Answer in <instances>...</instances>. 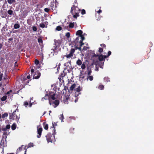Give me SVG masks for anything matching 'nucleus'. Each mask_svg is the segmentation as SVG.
Wrapping results in <instances>:
<instances>
[{"label":"nucleus","mask_w":154,"mask_h":154,"mask_svg":"<svg viewBox=\"0 0 154 154\" xmlns=\"http://www.w3.org/2000/svg\"><path fill=\"white\" fill-rule=\"evenodd\" d=\"M81 10L77 6L74 5L71 7L70 13L73 16V17L76 19L79 16V13Z\"/></svg>","instance_id":"obj_1"},{"label":"nucleus","mask_w":154,"mask_h":154,"mask_svg":"<svg viewBox=\"0 0 154 154\" xmlns=\"http://www.w3.org/2000/svg\"><path fill=\"white\" fill-rule=\"evenodd\" d=\"M92 54L91 55V59L93 61L94 63H96L99 60L100 61H104V57L103 55L101 54L100 55L95 54L94 53H92Z\"/></svg>","instance_id":"obj_2"},{"label":"nucleus","mask_w":154,"mask_h":154,"mask_svg":"<svg viewBox=\"0 0 154 154\" xmlns=\"http://www.w3.org/2000/svg\"><path fill=\"white\" fill-rule=\"evenodd\" d=\"M78 47L75 45L74 46V48H72L70 50L69 54H66V55H65L64 56L67 58L71 57L73 56V54L75 53V50L78 49Z\"/></svg>","instance_id":"obj_3"},{"label":"nucleus","mask_w":154,"mask_h":154,"mask_svg":"<svg viewBox=\"0 0 154 154\" xmlns=\"http://www.w3.org/2000/svg\"><path fill=\"white\" fill-rule=\"evenodd\" d=\"M16 110L13 112L11 114H10L9 116V118L12 120H15L17 121L19 120L20 117L16 113Z\"/></svg>","instance_id":"obj_4"},{"label":"nucleus","mask_w":154,"mask_h":154,"mask_svg":"<svg viewBox=\"0 0 154 154\" xmlns=\"http://www.w3.org/2000/svg\"><path fill=\"white\" fill-rule=\"evenodd\" d=\"M51 134L50 133H48L46 135V138L47 140L48 143H49L50 142L52 143V140L51 138Z\"/></svg>","instance_id":"obj_5"},{"label":"nucleus","mask_w":154,"mask_h":154,"mask_svg":"<svg viewBox=\"0 0 154 154\" xmlns=\"http://www.w3.org/2000/svg\"><path fill=\"white\" fill-rule=\"evenodd\" d=\"M40 76L41 73L38 71H37L35 72V74L33 77V79H38Z\"/></svg>","instance_id":"obj_6"},{"label":"nucleus","mask_w":154,"mask_h":154,"mask_svg":"<svg viewBox=\"0 0 154 154\" xmlns=\"http://www.w3.org/2000/svg\"><path fill=\"white\" fill-rule=\"evenodd\" d=\"M54 45H55V46L54 47H56V48H57L58 47H59L60 45L61 44V41L60 40H54Z\"/></svg>","instance_id":"obj_7"},{"label":"nucleus","mask_w":154,"mask_h":154,"mask_svg":"<svg viewBox=\"0 0 154 154\" xmlns=\"http://www.w3.org/2000/svg\"><path fill=\"white\" fill-rule=\"evenodd\" d=\"M54 47V48L51 49V50L53 51V52H51V53H53V56H54V54L57 55L58 54V51L60 50L59 49H58V48H56V47Z\"/></svg>","instance_id":"obj_8"},{"label":"nucleus","mask_w":154,"mask_h":154,"mask_svg":"<svg viewBox=\"0 0 154 154\" xmlns=\"http://www.w3.org/2000/svg\"><path fill=\"white\" fill-rule=\"evenodd\" d=\"M42 131V128H37V133L38 135H37V137L38 138H40L41 137Z\"/></svg>","instance_id":"obj_9"},{"label":"nucleus","mask_w":154,"mask_h":154,"mask_svg":"<svg viewBox=\"0 0 154 154\" xmlns=\"http://www.w3.org/2000/svg\"><path fill=\"white\" fill-rule=\"evenodd\" d=\"M82 90V87H81L80 86H79L77 88L75 89V90L76 92H78V94L77 95V96L79 95V94H80L81 93H79L80 91Z\"/></svg>","instance_id":"obj_10"},{"label":"nucleus","mask_w":154,"mask_h":154,"mask_svg":"<svg viewBox=\"0 0 154 154\" xmlns=\"http://www.w3.org/2000/svg\"><path fill=\"white\" fill-rule=\"evenodd\" d=\"M9 77L8 76L7 72V70H5L4 72V77L3 78L4 80H8Z\"/></svg>","instance_id":"obj_11"},{"label":"nucleus","mask_w":154,"mask_h":154,"mask_svg":"<svg viewBox=\"0 0 154 154\" xmlns=\"http://www.w3.org/2000/svg\"><path fill=\"white\" fill-rule=\"evenodd\" d=\"M57 125V124L55 122H54V123H52V127H51V128H54L53 131H54V133H53L52 135H55V126Z\"/></svg>","instance_id":"obj_12"},{"label":"nucleus","mask_w":154,"mask_h":154,"mask_svg":"<svg viewBox=\"0 0 154 154\" xmlns=\"http://www.w3.org/2000/svg\"><path fill=\"white\" fill-rule=\"evenodd\" d=\"M23 82L25 85H28L29 82V80H28L26 78H23Z\"/></svg>","instance_id":"obj_13"},{"label":"nucleus","mask_w":154,"mask_h":154,"mask_svg":"<svg viewBox=\"0 0 154 154\" xmlns=\"http://www.w3.org/2000/svg\"><path fill=\"white\" fill-rule=\"evenodd\" d=\"M43 125L44 128L46 130H47L48 129V125L46 123V122H43Z\"/></svg>","instance_id":"obj_14"},{"label":"nucleus","mask_w":154,"mask_h":154,"mask_svg":"<svg viewBox=\"0 0 154 154\" xmlns=\"http://www.w3.org/2000/svg\"><path fill=\"white\" fill-rule=\"evenodd\" d=\"M83 33V32L81 30H79L77 31L76 33V35H78L79 36L82 35V34Z\"/></svg>","instance_id":"obj_15"},{"label":"nucleus","mask_w":154,"mask_h":154,"mask_svg":"<svg viewBox=\"0 0 154 154\" xmlns=\"http://www.w3.org/2000/svg\"><path fill=\"white\" fill-rule=\"evenodd\" d=\"M69 64H70V66H71V60H69L68 62L65 63L64 64V66H66V67L67 68V67L69 66Z\"/></svg>","instance_id":"obj_16"},{"label":"nucleus","mask_w":154,"mask_h":154,"mask_svg":"<svg viewBox=\"0 0 154 154\" xmlns=\"http://www.w3.org/2000/svg\"><path fill=\"white\" fill-rule=\"evenodd\" d=\"M8 3L9 4H14V3L16 2L15 0H7Z\"/></svg>","instance_id":"obj_17"},{"label":"nucleus","mask_w":154,"mask_h":154,"mask_svg":"<svg viewBox=\"0 0 154 154\" xmlns=\"http://www.w3.org/2000/svg\"><path fill=\"white\" fill-rule=\"evenodd\" d=\"M76 86L75 84L72 85L69 88V90L71 91H73Z\"/></svg>","instance_id":"obj_18"},{"label":"nucleus","mask_w":154,"mask_h":154,"mask_svg":"<svg viewBox=\"0 0 154 154\" xmlns=\"http://www.w3.org/2000/svg\"><path fill=\"white\" fill-rule=\"evenodd\" d=\"M1 16L3 18H5L7 17V14L6 12H5V13H2V11L1 10Z\"/></svg>","instance_id":"obj_19"},{"label":"nucleus","mask_w":154,"mask_h":154,"mask_svg":"<svg viewBox=\"0 0 154 154\" xmlns=\"http://www.w3.org/2000/svg\"><path fill=\"white\" fill-rule=\"evenodd\" d=\"M104 81L105 82H110L109 79L108 77H105L104 78Z\"/></svg>","instance_id":"obj_20"},{"label":"nucleus","mask_w":154,"mask_h":154,"mask_svg":"<svg viewBox=\"0 0 154 154\" xmlns=\"http://www.w3.org/2000/svg\"><path fill=\"white\" fill-rule=\"evenodd\" d=\"M59 103L60 102L59 100H55V101L53 103L55 104V105L56 106V107L59 105Z\"/></svg>","instance_id":"obj_21"},{"label":"nucleus","mask_w":154,"mask_h":154,"mask_svg":"<svg viewBox=\"0 0 154 154\" xmlns=\"http://www.w3.org/2000/svg\"><path fill=\"white\" fill-rule=\"evenodd\" d=\"M76 64L78 66H80L82 64V62L80 59H78L76 61Z\"/></svg>","instance_id":"obj_22"},{"label":"nucleus","mask_w":154,"mask_h":154,"mask_svg":"<svg viewBox=\"0 0 154 154\" xmlns=\"http://www.w3.org/2000/svg\"><path fill=\"white\" fill-rule=\"evenodd\" d=\"M7 96L5 95L2 97L1 99V100L2 101H5L7 98Z\"/></svg>","instance_id":"obj_23"},{"label":"nucleus","mask_w":154,"mask_h":154,"mask_svg":"<svg viewBox=\"0 0 154 154\" xmlns=\"http://www.w3.org/2000/svg\"><path fill=\"white\" fill-rule=\"evenodd\" d=\"M74 23H69V26H67V28L69 26V28H73L74 27Z\"/></svg>","instance_id":"obj_24"},{"label":"nucleus","mask_w":154,"mask_h":154,"mask_svg":"<svg viewBox=\"0 0 154 154\" xmlns=\"http://www.w3.org/2000/svg\"><path fill=\"white\" fill-rule=\"evenodd\" d=\"M20 25L18 23H15L14 25V28L15 29H18L20 28Z\"/></svg>","instance_id":"obj_25"},{"label":"nucleus","mask_w":154,"mask_h":154,"mask_svg":"<svg viewBox=\"0 0 154 154\" xmlns=\"http://www.w3.org/2000/svg\"><path fill=\"white\" fill-rule=\"evenodd\" d=\"M11 129L14 130H15L16 128V125L15 123H13L11 125Z\"/></svg>","instance_id":"obj_26"},{"label":"nucleus","mask_w":154,"mask_h":154,"mask_svg":"<svg viewBox=\"0 0 154 154\" xmlns=\"http://www.w3.org/2000/svg\"><path fill=\"white\" fill-rule=\"evenodd\" d=\"M12 92V91L11 90H10L8 91L6 93H5V94L6 95H7V96L8 97V98H9V97L10 96V94Z\"/></svg>","instance_id":"obj_27"},{"label":"nucleus","mask_w":154,"mask_h":154,"mask_svg":"<svg viewBox=\"0 0 154 154\" xmlns=\"http://www.w3.org/2000/svg\"><path fill=\"white\" fill-rule=\"evenodd\" d=\"M23 146V145H22L21 146L19 147L17 149V152H16V153L17 154V153H18V152H20V151H21L22 150V149H23V148H22V146Z\"/></svg>","instance_id":"obj_28"},{"label":"nucleus","mask_w":154,"mask_h":154,"mask_svg":"<svg viewBox=\"0 0 154 154\" xmlns=\"http://www.w3.org/2000/svg\"><path fill=\"white\" fill-rule=\"evenodd\" d=\"M8 116V114L7 113H4V114H2V117L4 119L5 117H7Z\"/></svg>","instance_id":"obj_29"},{"label":"nucleus","mask_w":154,"mask_h":154,"mask_svg":"<svg viewBox=\"0 0 154 154\" xmlns=\"http://www.w3.org/2000/svg\"><path fill=\"white\" fill-rule=\"evenodd\" d=\"M55 94L54 93L53 95L51 96L49 98L53 100H55L56 99V98L55 97Z\"/></svg>","instance_id":"obj_30"},{"label":"nucleus","mask_w":154,"mask_h":154,"mask_svg":"<svg viewBox=\"0 0 154 154\" xmlns=\"http://www.w3.org/2000/svg\"><path fill=\"white\" fill-rule=\"evenodd\" d=\"M59 119H60L61 120V122H63V120L64 119V117L63 115V114H61L60 115V117H59Z\"/></svg>","instance_id":"obj_31"},{"label":"nucleus","mask_w":154,"mask_h":154,"mask_svg":"<svg viewBox=\"0 0 154 154\" xmlns=\"http://www.w3.org/2000/svg\"><path fill=\"white\" fill-rule=\"evenodd\" d=\"M7 12L9 14L11 15L13 14V11L12 10H10L8 11Z\"/></svg>","instance_id":"obj_32"},{"label":"nucleus","mask_w":154,"mask_h":154,"mask_svg":"<svg viewBox=\"0 0 154 154\" xmlns=\"http://www.w3.org/2000/svg\"><path fill=\"white\" fill-rule=\"evenodd\" d=\"M87 79H89L90 81H91L93 79V77L92 76L88 75L87 77Z\"/></svg>","instance_id":"obj_33"},{"label":"nucleus","mask_w":154,"mask_h":154,"mask_svg":"<svg viewBox=\"0 0 154 154\" xmlns=\"http://www.w3.org/2000/svg\"><path fill=\"white\" fill-rule=\"evenodd\" d=\"M98 88L101 90H102L104 88V86L102 85H99L98 87Z\"/></svg>","instance_id":"obj_34"},{"label":"nucleus","mask_w":154,"mask_h":154,"mask_svg":"<svg viewBox=\"0 0 154 154\" xmlns=\"http://www.w3.org/2000/svg\"><path fill=\"white\" fill-rule=\"evenodd\" d=\"M38 41L39 43H42L43 41L41 38H38Z\"/></svg>","instance_id":"obj_35"},{"label":"nucleus","mask_w":154,"mask_h":154,"mask_svg":"<svg viewBox=\"0 0 154 154\" xmlns=\"http://www.w3.org/2000/svg\"><path fill=\"white\" fill-rule=\"evenodd\" d=\"M61 29L62 27L60 26H57L56 28V30L58 31L61 30Z\"/></svg>","instance_id":"obj_36"},{"label":"nucleus","mask_w":154,"mask_h":154,"mask_svg":"<svg viewBox=\"0 0 154 154\" xmlns=\"http://www.w3.org/2000/svg\"><path fill=\"white\" fill-rule=\"evenodd\" d=\"M42 28H44L45 27V25L43 23H42L40 24L39 25Z\"/></svg>","instance_id":"obj_37"},{"label":"nucleus","mask_w":154,"mask_h":154,"mask_svg":"<svg viewBox=\"0 0 154 154\" xmlns=\"http://www.w3.org/2000/svg\"><path fill=\"white\" fill-rule=\"evenodd\" d=\"M81 11V13L82 15L85 14L86 13V11L85 10L82 9Z\"/></svg>","instance_id":"obj_38"},{"label":"nucleus","mask_w":154,"mask_h":154,"mask_svg":"<svg viewBox=\"0 0 154 154\" xmlns=\"http://www.w3.org/2000/svg\"><path fill=\"white\" fill-rule=\"evenodd\" d=\"M82 66H81V67L82 69H85V64H84V63H83L82 64Z\"/></svg>","instance_id":"obj_39"},{"label":"nucleus","mask_w":154,"mask_h":154,"mask_svg":"<svg viewBox=\"0 0 154 154\" xmlns=\"http://www.w3.org/2000/svg\"><path fill=\"white\" fill-rule=\"evenodd\" d=\"M32 29L34 32H36L37 30V28L36 26H33L32 27Z\"/></svg>","instance_id":"obj_40"},{"label":"nucleus","mask_w":154,"mask_h":154,"mask_svg":"<svg viewBox=\"0 0 154 154\" xmlns=\"http://www.w3.org/2000/svg\"><path fill=\"white\" fill-rule=\"evenodd\" d=\"M66 36L68 38H69L70 36V33L69 32H67L66 34Z\"/></svg>","instance_id":"obj_41"},{"label":"nucleus","mask_w":154,"mask_h":154,"mask_svg":"<svg viewBox=\"0 0 154 154\" xmlns=\"http://www.w3.org/2000/svg\"><path fill=\"white\" fill-rule=\"evenodd\" d=\"M39 63V61L37 59H35V64L37 65H38Z\"/></svg>","instance_id":"obj_42"},{"label":"nucleus","mask_w":154,"mask_h":154,"mask_svg":"<svg viewBox=\"0 0 154 154\" xmlns=\"http://www.w3.org/2000/svg\"><path fill=\"white\" fill-rule=\"evenodd\" d=\"M103 48H100L98 50V51L100 53H101L103 52Z\"/></svg>","instance_id":"obj_43"},{"label":"nucleus","mask_w":154,"mask_h":154,"mask_svg":"<svg viewBox=\"0 0 154 154\" xmlns=\"http://www.w3.org/2000/svg\"><path fill=\"white\" fill-rule=\"evenodd\" d=\"M29 103L27 101H25L24 102V105L26 107H27V106L28 105Z\"/></svg>","instance_id":"obj_44"},{"label":"nucleus","mask_w":154,"mask_h":154,"mask_svg":"<svg viewBox=\"0 0 154 154\" xmlns=\"http://www.w3.org/2000/svg\"><path fill=\"white\" fill-rule=\"evenodd\" d=\"M28 146L27 147V148H28L29 147H31V146H33V143H30L28 145Z\"/></svg>","instance_id":"obj_45"},{"label":"nucleus","mask_w":154,"mask_h":154,"mask_svg":"<svg viewBox=\"0 0 154 154\" xmlns=\"http://www.w3.org/2000/svg\"><path fill=\"white\" fill-rule=\"evenodd\" d=\"M50 10V9L48 8H46L44 9V11L46 12H48Z\"/></svg>","instance_id":"obj_46"},{"label":"nucleus","mask_w":154,"mask_h":154,"mask_svg":"<svg viewBox=\"0 0 154 154\" xmlns=\"http://www.w3.org/2000/svg\"><path fill=\"white\" fill-rule=\"evenodd\" d=\"M81 38V42H83V40H84L85 39V37H84L83 35H81L80 36Z\"/></svg>","instance_id":"obj_47"},{"label":"nucleus","mask_w":154,"mask_h":154,"mask_svg":"<svg viewBox=\"0 0 154 154\" xmlns=\"http://www.w3.org/2000/svg\"><path fill=\"white\" fill-rule=\"evenodd\" d=\"M5 128H6L7 129H10V125H7L6 126Z\"/></svg>","instance_id":"obj_48"},{"label":"nucleus","mask_w":154,"mask_h":154,"mask_svg":"<svg viewBox=\"0 0 154 154\" xmlns=\"http://www.w3.org/2000/svg\"><path fill=\"white\" fill-rule=\"evenodd\" d=\"M3 75L2 73L0 74V81H1L2 80Z\"/></svg>","instance_id":"obj_49"},{"label":"nucleus","mask_w":154,"mask_h":154,"mask_svg":"<svg viewBox=\"0 0 154 154\" xmlns=\"http://www.w3.org/2000/svg\"><path fill=\"white\" fill-rule=\"evenodd\" d=\"M100 46L103 48H106V45L104 44H100Z\"/></svg>","instance_id":"obj_50"},{"label":"nucleus","mask_w":154,"mask_h":154,"mask_svg":"<svg viewBox=\"0 0 154 154\" xmlns=\"http://www.w3.org/2000/svg\"><path fill=\"white\" fill-rule=\"evenodd\" d=\"M79 43H80V46H82V45L84 44V43L83 42H81V40H80L79 42Z\"/></svg>","instance_id":"obj_51"},{"label":"nucleus","mask_w":154,"mask_h":154,"mask_svg":"<svg viewBox=\"0 0 154 154\" xmlns=\"http://www.w3.org/2000/svg\"><path fill=\"white\" fill-rule=\"evenodd\" d=\"M74 130V128H71L70 129V131L71 133H73V131Z\"/></svg>","instance_id":"obj_52"},{"label":"nucleus","mask_w":154,"mask_h":154,"mask_svg":"<svg viewBox=\"0 0 154 154\" xmlns=\"http://www.w3.org/2000/svg\"><path fill=\"white\" fill-rule=\"evenodd\" d=\"M91 72H92L91 71V70L88 71V75H90L91 74Z\"/></svg>","instance_id":"obj_53"},{"label":"nucleus","mask_w":154,"mask_h":154,"mask_svg":"<svg viewBox=\"0 0 154 154\" xmlns=\"http://www.w3.org/2000/svg\"><path fill=\"white\" fill-rule=\"evenodd\" d=\"M26 147V146H25L24 147V149L25 150V152H24V154H26V151H27Z\"/></svg>","instance_id":"obj_54"},{"label":"nucleus","mask_w":154,"mask_h":154,"mask_svg":"<svg viewBox=\"0 0 154 154\" xmlns=\"http://www.w3.org/2000/svg\"><path fill=\"white\" fill-rule=\"evenodd\" d=\"M103 56L104 57V61H105V59L108 57L107 55L106 56V55H103Z\"/></svg>","instance_id":"obj_55"},{"label":"nucleus","mask_w":154,"mask_h":154,"mask_svg":"<svg viewBox=\"0 0 154 154\" xmlns=\"http://www.w3.org/2000/svg\"><path fill=\"white\" fill-rule=\"evenodd\" d=\"M111 54V51H109L108 53V56L109 57Z\"/></svg>","instance_id":"obj_56"},{"label":"nucleus","mask_w":154,"mask_h":154,"mask_svg":"<svg viewBox=\"0 0 154 154\" xmlns=\"http://www.w3.org/2000/svg\"><path fill=\"white\" fill-rule=\"evenodd\" d=\"M79 40V38L78 37H77L75 39V41L76 42H78Z\"/></svg>","instance_id":"obj_57"},{"label":"nucleus","mask_w":154,"mask_h":154,"mask_svg":"<svg viewBox=\"0 0 154 154\" xmlns=\"http://www.w3.org/2000/svg\"><path fill=\"white\" fill-rule=\"evenodd\" d=\"M3 46V45L2 44L0 43V50H1Z\"/></svg>","instance_id":"obj_58"},{"label":"nucleus","mask_w":154,"mask_h":154,"mask_svg":"<svg viewBox=\"0 0 154 154\" xmlns=\"http://www.w3.org/2000/svg\"><path fill=\"white\" fill-rule=\"evenodd\" d=\"M7 130V129L5 127V128H3L2 129V130L4 131H6Z\"/></svg>","instance_id":"obj_59"},{"label":"nucleus","mask_w":154,"mask_h":154,"mask_svg":"<svg viewBox=\"0 0 154 154\" xmlns=\"http://www.w3.org/2000/svg\"><path fill=\"white\" fill-rule=\"evenodd\" d=\"M30 78H31L30 75H28L27 76V78L26 79H29Z\"/></svg>","instance_id":"obj_60"},{"label":"nucleus","mask_w":154,"mask_h":154,"mask_svg":"<svg viewBox=\"0 0 154 154\" xmlns=\"http://www.w3.org/2000/svg\"><path fill=\"white\" fill-rule=\"evenodd\" d=\"M7 134V132H6V131H4L3 132V135H6Z\"/></svg>","instance_id":"obj_61"},{"label":"nucleus","mask_w":154,"mask_h":154,"mask_svg":"<svg viewBox=\"0 0 154 154\" xmlns=\"http://www.w3.org/2000/svg\"><path fill=\"white\" fill-rule=\"evenodd\" d=\"M102 11V10H101L100 9L98 11H97V12L99 14Z\"/></svg>","instance_id":"obj_62"},{"label":"nucleus","mask_w":154,"mask_h":154,"mask_svg":"<svg viewBox=\"0 0 154 154\" xmlns=\"http://www.w3.org/2000/svg\"><path fill=\"white\" fill-rule=\"evenodd\" d=\"M65 100H64V101H66L67 100H68V99H69V98H68V97H66L65 98Z\"/></svg>","instance_id":"obj_63"},{"label":"nucleus","mask_w":154,"mask_h":154,"mask_svg":"<svg viewBox=\"0 0 154 154\" xmlns=\"http://www.w3.org/2000/svg\"><path fill=\"white\" fill-rule=\"evenodd\" d=\"M13 38H10L8 39V40L11 41L13 40Z\"/></svg>","instance_id":"obj_64"}]
</instances>
